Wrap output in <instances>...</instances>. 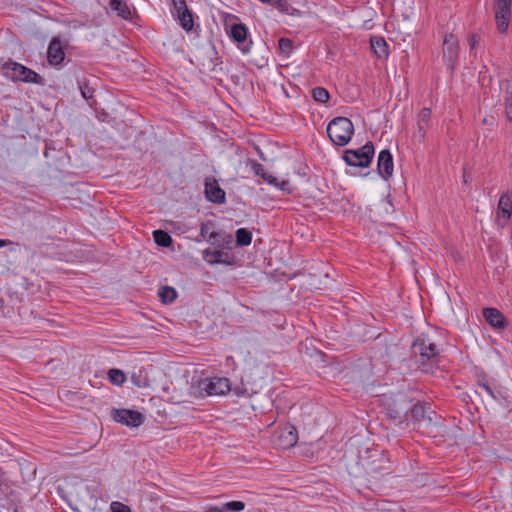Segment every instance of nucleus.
Here are the masks:
<instances>
[{
	"instance_id": "obj_2",
	"label": "nucleus",
	"mask_w": 512,
	"mask_h": 512,
	"mask_svg": "<svg viewBox=\"0 0 512 512\" xmlns=\"http://www.w3.org/2000/svg\"><path fill=\"white\" fill-rule=\"evenodd\" d=\"M3 75L13 82L33 83L37 85L44 84V78L34 70L24 66L21 63L9 60L2 64Z\"/></svg>"
},
{
	"instance_id": "obj_15",
	"label": "nucleus",
	"mask_w": 512,
	"mask_h": 512,
	"mask_svg": "<svg viewBox=\"0 0 512 512\" xmlns=\"http://www.w3.org/2000/svg\"><path fill=\"white\" fill-rule=\"evenodd\" d=\"M377 168L378 173L383 179L388 180L392 176L394 163L392 154L388 149L380 151L377 159Z\"/></svg>"
},
{
	"instance_id": "obj_5",
	"label": "nucleus",
	"mask_w": 512,
	"mask_h": 512,
	"mask_svg": "<svg viewBox=\"0 0 512 512\" xmlns=\"http://www.w3.org/2000/svg\"><path fill=\"white\" fill-rule=\"evenodd\" d=\"M459 52L460 46L458 38L452 33L446 34L442 43V60L451 74L457 66Z\"/></svg>"
},
{
	"instance_id": "obj_21",
	"label": "nucleus",
	"mask_w": 512,
	"mask_h": 512,
	"mask_svg": "<svg viewBox=\"0 0 512 512\" xmlns=\"http://www.w3.org/2000/svg\"><path fill=\"white\" fill-rule=\"evenodd\" d=\"M371 48L378 58H386L389 55V46L384 38L379 36L371 37Z\"/></svg>"
},
{
	"instance_id": "obj_18",
	"label": "nucleus",
	"mask_w": 512,
	"mask_h": 512,
	"mask_svg": "<svg viewBox=\"0 0 512 512\" xmlns=\"http://www.w3.org/2000/svg\"><path fill=\"white\" fill-rule=\"evenodd\" d=\"M109 7L121 19L126 20V21H131L133 19V14L135 13V9L132 8L126 1L110 0Z\"/></svg>"
},
{
	"instance_id": "obj_44",
	"label": "nucleus",
	"mask_w": 512,
	"mask_h": 512,
	"mask_svg": "<svg viewBox=\"0 0 512 512\" xmlns=\"http://www.w3.org/2000/svg\"><path fill=\"white\" fill-rule=\"evenodd\" d=\"M282 191L290 192V182L283 180L281 183L278 182V186Z\"/></svg>"
},
{
	"instance_id": "obj_16",
	"label": "nucleus",
	"mask_w": 512,
	"mask_h": 512,
	"mask_svg": "<svg viewBox=\"0 0 512 512\" xmlns=\"http://www.w3.org/2000/svg\"><path fill=\"white\" fill-rule=\"evenodd\" d=\"M512 214V197L505 193L501 195L498 207H497V218L500 226H504L510 219Z\"/></svg>"
},
{
	"instance_id": "obj_43",
	"label": "nucleus",
	"mask_w": 512,
	"mask_h": 512,
	"mask_svg": "<svg viewBox=\"0 0 512 512\" xmlns=\"http://www.w3.org/2000/svg\"><path fill=\"white\" fill-rule=\"evenodd\" d=\"M265 182H267L268 184H271V185H274V186H278V180L276 177H274L273 175L265 172V176H263L262 178Z\"/></svg>"
},
{
	"instance_id": "obj_6",
	"label": "nucleus",
	"mask_w": 512,
	"mask_h": 512,
	"mask_svg": "<svg viewBox=\"0 0 512 512\" xmlns=\"http://www.w3.org/2000/svg\"><path fill=\"white\" fill-rule=\"evenodd\" d=\"M410 413L414 425L419 428H428L433 424L435 411L431 409L429 403L417 402L413 406L410 405Z\"/></svg>"
},
{
	"instance_id": "obj_11",
	"label": "nucleus",
	"mask_w": 512,
	"mask_h": 512,
	"mask_svg": "<svg viewBox=\"0 0 512 512\" xmlns=\"http://www.w3.org/2000/svg\"><path fill=\"white\" fill-rule=\"evenodd\" d=\"M175 15L181 27L189 32L194 27V19L192 12L188 9L186 0H172Z\"/></svg>"
},
{
	"instance_id": "obj_35",
	"label": "nucleus",
	"mask_w": 512,
	"mask_h": 512,
	"mask_svg": "<svg viewBox=\"0 0 512 512\" xmlns=\"http://www.w3.org/2000/svg\"><path fill=\"white\" fill-rule=\"evenodd\" d=\"M213 227V223L208 221L206 223L201 224L200 235L202 238L209 240V234L211 233L210 229Z\"/></svg>"
},
{
	"instance_id": "obj_3",
	"label": "nucleus",
	"mask_w": 512,
	"mask_h": 512,
	"mask_svg": "<svg viewBox=\"0 0 512 512\" xmlns=\"http://www.w3.org/2000/svg\"><path fill=\"white\" fill-rule=\"evenodd\" d=\"M412 353L423 372H430L438 355L436 345L426 337H418L412 344Z\"/></svg>"
},
{
	"instance_id": "obj_4",
	"label": "nucleus",
	"mask_w": 512,
	"mask_h": 512,
	"mask_svg": "<svg viewBox=\"0 0 512 512\" xmlns=\"http://www.w3.org/2000/svg\"><path fill=\"white\" fill-rule=\"evenodd\" d=\"M375 149L371 141H368L359 149H348L343 153L342 159L349 166L367 168L370 166Z\"/></svg>"
},
{
	"instance_id": "obj_29",
	"label": "nucleus",
	"mask_w": 512,
	"mask_h": 512,
	"mask_svg": "<svg viewBox=\"0 0 512 512\" xmlns=\"http://www.w3.org/2000/svg\"><path fill=\"white\" fill-rule=\"evenodd\" d=\"M333 126H339L340 128H354V124L349 118L346 117H335L328 124L326 128H332Z\"/></svg>"
},
{
	"instance_id": "obj_23",
	"label": "nucleus",
	"mask_w": 512,
	"mask_h": 512,
	"mask_svg": "<svg viewBox=\"0 0 512 512\" xmlns=\"http://www.w3.org/2000/svg\"><path fill=\"white\" fill-rule=\"evenodd\" d=\"M140 115H138L134 110H125L124 119L121 123L115 122L116 125H123L125 128H133L134 125L140 120Z\"/></svg>"
},
{
	"instance_id": "obj_34",
	"label": "nucleus",
	"mask_w": 512,
	"mask_h": 512,
	"mask_svg": "<svg viewBox=\"0 0 512 512\" xmlns=\"http://www.w3.org/2000/svg\"><path fill=\"white\" fill-rule=\"evenodd\" d=\"M469 46H470V52L472 53L480 44L481 42V34L480 33H473L469 36Z\"/></svg>"
},
{
	"instance_id": "obj_22",
	"label": "nucleus",
	"mask_w": 512,
	"mask_h": 512,
	"mask_svg": "<svg viewBox=\"0 0 512 512\" xmlns=\"http://www.w3.org/2000/svg\"><path fill=\"white\" fill-rule=\"evenodd\" d=\"M158 296L160 297L162 303L171 304L177 298V291L173 287L162 286L159 289Z\"/></svg>"
},
{
	"instance_id": "obj_38",
	"label": "nucleus",
	"mask_w": 512,
	"mask_h": 512,
	"mask_svg": "<svg viewBox=\"0 0 512 512\" xmlns=\"http://www.w3.org/2000/svg\"><path fill=\"white\" fill-rule=\"evenodd\" d=\"M211 255L214 257V261L217 263H226L224 257H228V254L221 250H214L211 252Z\"/></svg>"
},
{
	"instance_id": "obj_9",
	"label": "nucleus",
	"mask_w": 512,
	"mask_h": 512,
	"mask_svg": "<svg viewBox=\"0 0 512 512\" xmlns=\"http://www.w3.org/2000/svg\"><path fill=\"white\" fill-rule=\"evenodd\" d=\"M410 410V402L405 397L395 399L387 408V416L399 424L408 425L407 415Z\"/></svg>"
},
{
	"instance_id": "obj_30",
	"label": "nucleus",
	"mask_w": 512,
	"mask_h": 512,
	"mask_svg": "<svg viewBox=\"0 0 512 512\" xmlns=\"http://www.w3.org/2000/svg\"><path fill=\"white\" fill-rule=\"evenodd\" d=\"M312 96L319 103H326L329 98V92L323 87H316L312 90Z\"/></svg>"
},
{
	"instance_id": "obj_47",
	"label": "nucleus",
	"mask_w": 512,
	"mask_h": 512,
	"mask_svg": "<svg viewBox=\"0 0 512 512\" xmlns=\"http://www.w3.org/2000/svg\"><path fill=\"white\" fill-rule=\"evenodd\" d=\"M10 244H13V242H12V241H10V240L0 239V248H1V247L8 246V245H10Z\"/></svg>"
},
{
	"instance_id": "obj_26",
	"label": "nucleus",
	"mask_w": 512,
	"mask_h": 512,
	"mask_svg": "<svg viewBox=\"0 0 512 512\" xmlns=\"http://www.w3.org/2000/svg\"><path fill=\"white\" fill-rule=\"evenodd\" d=\"M281 438L284 439V445L286 447L294 446L298 440L297 430L295 427L290 426L283 432Z\"/></svg>"
},
{
	"instance_id": "obj_37",
	"label": "nucleus",
	"mask_w": 512,
	"mask_h": 512,
	"mask_svg": "<svg viewBox=\"0 0 512 512\" xmlns=\"http://www.w3.org/2000/svg\"><path fill=\"white\" fill-rule=\"evenodd\" d=\"M131 380L137 387H146L148 385V381L146 378H143L141 374L137 375L135 373L132 374Z\"/></svg>"
},
{
	"instance_id": "obj_46",
	"label": "nucleus",
	"mask_w": 512,
	"mask_h": 512,
	"mask_svg": "<svg viewBox=\"0 0 512 512\" xmlns=\"http://www.w3.org/2000/svg\"><path fill=\"white\" fill-rule=\"evenodd\" d=\"M283 3H285V0H272L270 4L275 5L277 7L283 6Z\"/></svg>"
},
{
	"instance_id": "obj_40",
	"label": "nucleus",
	"mask_w": 512,
	"mask_h": 512,
	"mask_svg": "<svg viewBox=\"0 0 512 512\" xmlns=\"http://www.w3.org/2000/svg\"><path fill=\"white\" fill-rule=\"evenodd\" d=\"M9 488L8 482L4 479L3 473L0 471V500H2L3 495L7 493Z\"/></svg>"
},
{
	"instance_id": "obj_50",
	"label": "nucleus",
	"mask_w": 512,
	"mask_h": 512,
	"mask_svg": "<svg viewBox=\"0 0 512 512\" xmlns=\"http://www.w3.org/2000/svg\"><path fill=\"white\" fill-rule=\"evenodd\" d=\"M103 116H104V118H102L101 120L106 121V118L108 117V115L106 113H104Z\"/></svg>"
},
{
	"instance_id": "obj_28",
	"label": "nucleus",
	"mask_w": 512,
	"mask_h": 512,
	"mask_svg": "<svg viewBox=\"0 0 512 512\" xmlns=\"http://www.w3.org/2000/svg\"><path fill=\"white\" fill-rule=\"evenodd\" d=\"M431 110L429 108H423L417 117L418 128H425L431 125Z\"/></svg>"
},
{
	"instance_id": "obj_17",
	"label": "nucleus",
	"mask_w": 512,
	"mask_h": 512,
	"mask_svg": "<svg viewBox=\"0 0 512 512\" xmlns=\"http://www.w3.org/2000/svg\"><path fill=\"white\" fill-rule=\"evenodd\" d=\"M483 317L485 321L493 328L504 329L507 327V321L503 313L497 308H484Z\"/></svg>"
},
{
	"instance_id": "obj_31",
	"label": "nucleus",
	"mask_w": 512,
	"mask_h": 512,
	"mask_svg": "<svg viewBox=\"0 0 512 512\" xmlns=\"http://www.w3.org/2000/svg\"><path fill=\"white\" fill-rule=\"evenodd\" d=\"M245 508V504L242 501H231L221 505V510L225 512H240Z\"/></svg>"
},
{
	"instance_id": "obj_20",
	"label": "nucleus",
	"mask_w": 512,
	"mask_h": 512,
	"mask_svg": "<svg viewBox=\"0 0 512 512\" xmlns=\"http://www.w3.org/2000/svg\"><path fill=\"white\" fill-rule=\"evenodd\" d=\"M0 508L12 510L13 512H19L21 509L20 500L17 497L16 492L10 487L2 500H0Z\"/></svg>"
},
{
	"instance_id": "obj_27",
	"label": "nucleus",
	"mask_w": 512,
	"mask_h": 512,
	"mask_svg": "<svg viewBox=\"0 0 512 512\" xmlns=\"http://www.w3.org/2000/svg\"><path fill=\"white\" fill-rule=\"evenodd\" d=\"M108 378L112 384L118 386L122 385L126 380L125 373L122 370L116 368L109 370Z\"/></svg>"
},
{
	"instance_id": "obj_10",
	"label": "nucleus",
	"mask_w": 512,
	"mask_h": 512,
	"mask_svg": "<svg viewBox=\"0 0 512 512\" xmlns=\"http://www.w3.org/2000/svg\"><path fill=\"white\" fill-rule=\"evenodd\" d=\"M248 29L243 23L232 24L229 36L243 54L250 52L252 41L247 39Z\"/></svg>"
},
{
	"instance_id": "obj_8",
	"label": "nucleus",
	"mask_w": 512,
	"mask_h": 512,
	"mask_svg": "<svg viewBox=\"0 0 512 512\" xmlns=\"http://www.w3.org/2000/svg\"><path fill=\"white\" fill-rule=\"evenodd\" d=\"M199 390L208 396L223 395L230 390L227 378H206L199 382Z\"/></svg>"
},
{
	"instance_id": "obj_7",
	"label": "nucleus",
	"mask_w": 512,
	"mask_h": 512,
	"mask_svg": "<svg viewBox=\"0 0 512 512\" xmlns=\"http://www.w3.org/2000/svg\"><path fill=\"white\" fill-rule=\"evenodd\" d=\"M512 0H495V21L500 34H505L509 27Z\"/></svg>"
},
{
	"instance_id": "obj_1",
	"label": "nucleus",
	"mask_w": 512,
	"mask_h": 512,
	"mask_svg": "<svg viewBox=\"0 0 512 512\" xmlns=\"http://www.w3.org/2000/svg\"><path fill=\"white\" fill-rule=\"evenodd\" d=\"M346 468L354 477H366L368 481H377L392 473V464L386 452L367 448L362 454L345 455Z\"/></svg>"
},
{
	"instance_id": "obj_36",
	"label": "nucleus",
	"mask_w": 512,
	"mask_h": 512,
	"mask_svg": "<svg viewBox=\"0 0 512 512\" xmlns=\"http://www.w3.org/2000/svg\"><path fill=\"white\" fill-rule=\"evenodd\" d=\"M111 510L112 512H131L129 506L117 501L111 503Z\"/></svg>"
},
{
	"instance_id": "obj_48",
	"label": "nucleus",
	"mask_w": 512,
	"mask_h": 512,
	"mask_svg": "<svg viewBox=\"0 0 512 512\" xmlns=\"http://www.w3.org/2000/svg\"><path fill=\"white\" fill-rule=\"evenodd\" d=\"M208 512H225V510H221V506L210 507Z\"/></svg>"
},
{
	"instance_id": "obj_41",
	"label": "nucleus",
	"mask_w": 512,
	"mask_h": 512,
	"mask_svg": "<svg viewBox=\"0 0 512 512\" xmlns=\"http://www.w3.org/2000/svg\"><path fill=\"white\" fill-rule=\"evenodd\" d=\"M222 235L220 232H216V231H211V233L209 234V240L213 245H218L220 246L221 245V241H222Z\"/></svg>"
},
{
	"instance_id": "obj_19",
	"label": "nucleus",
	"mask_w": 512,
	"mask_h": 512,
	"mask_svg": "<svg viewBox=\"0 0 512 512\" xmlns=\"http://www.w3.org/2000/svg\"><path fill=\"white\" fill-rule=\"evenodd\" d=\"M330 141L336 146L347 145L354 134V130H325Z\"/></svg>"
},
{
	"instance_id": "obj_32",
	"label": "nucleus",
	"mask_w": 512,
	"mask_h": 512,
	"mask_svg": "<svg viewBox=\"0 0 512 512\" xmlns=\"http://www.w3.org/2000/svg\"><path fill=\"white\" fill-rule=\"evenodd\" d=\"M79 89L81 91V95L86 100H92L94 98V88L89 86L86 82H79Z\"/></svg>"
},
{
	"instance_id": "obj_39",
	"label": "nucleus",
	"mask_w": 512,
	"mask_h": 512,
	"mask_svg": "<svg viewBox=\"0 0 512 512\" xmlns=\"http://www.w3.org/2000/svg\"><path fill=\"white\" fill-rule=\"evenodd\" d=\"M504 103H505V107H507V108L512 107V85L511 84L507 85V87H506Z\"/></svg>"
},
{
	"instance_id": "obj_42",
	"label": "nucleus",
	"mask_w": 512,
	"mask_h": 512,
	"mask_svg": "<svg viewBox=\"0 0 512 512\" xmlns=\"http://www.w3.org/2000/svg\"><path fill=\"white\" fill-rule=\"evenodd\" d=\"M252 170H253V172H254V174H255V175H257V176H259V177H261V178H263V176H265V172H266V171H265V168H264V166H263L262 164H260V163L254 162V163L252 164Z\"/></svg>"
},
{
	"instance_id": "obj_14",
	"label": "nucleus",
	"mask_w": 512,
	"mask_h": 512,
	"mask_svg": "<svg viewBox=\"0 0 512 512\" xmlns=\"http://www.w3.org/2000/svg\"><path fill=\"white\" fill-rule=\"evenodd\" d=\"M205 196L208 201L216 204H223L226 201L225 191L220 187L217 180L212 177H208L205 180Z\"/></svg>"
},
{
	"instance_id": "obj_33",
	"label": "nucleus",
	"mask_w": 512,
	"mask_h": 512,
	"mask_svg": "<svg viewBox=\"0 0 512 512\" xmlns=\"http://www.w3.org/2000/svg\"><path fill=\"white\" fill-rule=\"evenodd\" d=\"M278 46L281 52L287 55L293 51V42L289 38H280L278 40Z\"/></svg>"
},
{
	"instance_id": "obj_24",
	"label": "nucleus",
	"mask_w": 512,
	"mask_h": 512,
	"mask_svg": "<svg viewBox=\"0 0 512 512\" xmlns=\"http://www.w3.org/2000/svg\"><path fill=\"white\" fill-rule=\"evenodd\" d=\"M236 245L248 246L252 241V233L246 228H239L236 233Z\"/></svg>"
},
{
	"instance_id": "obj_12",
	"label": "nucleus",
	"mask_w": 512,
	"mask_h": 512,
	"mask_svg": "<svg viewBox=\"0 0 512 512\" xmlns=\"http://www.w3.org/2000/svg\"><path fill=\"white\" fill-rule=\"evenodd\" d=\"M65 43L60 37H53L48 45L47 60L51 66H59L65 59Z\"/></svg>"
},
{
	"instance_id": "obj_45",
	"label": "nucleus",
	"mask_w": 512,
	"mask_h": 512,
	"mask_svg": "<svg viewBox=\"0 0 512 512\" xmlns=\"http://www.w3.org/2000/svg\"><path fill=\"white\" fill-rule=\"evenodd\" d=\"M480 387L484 389L491 397L495 398L492 389L487 384H481Z\"/></svg>"
},
{
	"instance_id": "obj_49",
	"label": "nucleus",
	"mask_w": 512,
	"mask_h": 512,
	"mask_svg": "<svg viewBox=\"0 0 512 512\" xmlns=\"http://www.w3.org/2000/svg\"><path fill=\"white\" fill-rule=\"evenodd\" d=\"M506 117L509 119L510 122H512V107L511 108L506 107Z\"/></svg>"
},
{
	"instance_id": "obj_25",
	"label": "nucleus",
	"mask_w": 512,
	"mask_h": 512,
	"mask_svg": "<svg viewBox=\"0 0 512 512\" xmlns=\"http://www.w3.org/2000/svg\"><path fill=\"white\" fill-rule=\"evenodd\" d=\"M153 238L155 243L160 247H169L172 244L171 236L163 230L153 231Z\"/></svg>"
},
{
	"instance_id": "obj_13",
	"label": "nucleus",
	"mask_w": 512,
	"mask_h": 512,
	"mask_svg": "<svg viewBox=\"0 0 512 512\" xmlns=\"http://www.w3.org/2000/svg\"><path fill=\"white\" fill-rule=\"evenodd\" d=\"M113 418L115 421L131 427H138L143 423V415L135 410L116 409Z\"/></svg>"
},
{
	"instance_id": "obj_51",
	"label": "nucleus",
	"mask_w": 512,
	"mask_h": 512,
	"mask_svg": "<svg viewBox=\"0 0 512 512\" xmlns=\"http://www.w3.org/2000/svg\"><path fill=\"white\" fill-rule=\"evenodd\" d=\"M3 306V300L0 298V308Z\"/></svg>"
}]
</instances>
